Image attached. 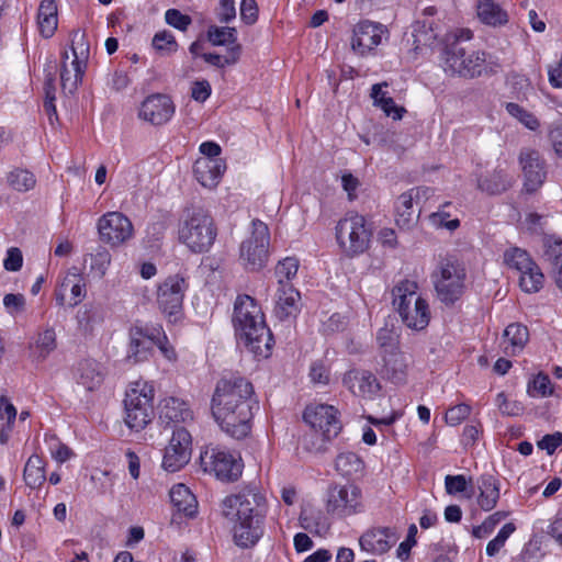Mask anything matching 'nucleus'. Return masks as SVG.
<instances>
[{
    "label": "nucleus",
    "mask_w": 562,
    "mask_h": 562,
    "mask_svg": "<svg viewBox=\"0 0 562 562\" xmlns=\"http://www.w3.org/2000/svg\"><path fill=\"white\" fill-rule=\"evenodd\" d=\"M165 19L169 25L180 31H186L192 23V19L189 15L181 13L177 9L167 10Z\"/></svg>",
    "instance_id": "nucleus-58"
},
{
    "label": "nucleus",
    "mask_w": 562,
    "mask_h": 562,
    "mask_svg": "<svg viewBox=\"0 0 562 562\" xmlns=\"http://www.w3.org/2000/svg\"><path fill=\"white\" fill-rule=\"evenodd\" d=\"M412 36L416 48L420 46H430L437 38V34L432 29V22L428 20H417L412 25Z\"/></svg>",
    "instance_id": "nucleus-43"
},
{
    "label": "nucleus",
    "mask_w": 562,
    "mask_h": 562,
    "mask_svg": "<svg viewBox=\"0 0 562 562\" xmlns=\"http://www.w3.org/2000/svg\"><path fill=\"white\" fill-rule=\"evenodd\" d=\"M300 292L293 285L279 286L274 314L280 321L295 317L300 312Z\"/></svg>",
    "instance_id": "nucleus-27"
},
{
    "label": "nucleus",
    "mask_w": 562,
    "mask_h": 562,
    "mask_svg": "<svg viewBox=\"0 0 562 562\" xmlns=\"http://www.w3.org/2000/svg\"><path fill=\"white\" fill-rule=\"evenodd\" d=\"M241 52L240 45H234L228 48L226 56H221L214 53L202 54V58L210 65L224 68L227 65H234L239 59Z\"/></svg>",
    "instance_id": "nucleus-49"
},
{
    "label": "nucleus",
    "mask_w": 562,
    "mask_h": 562,
    "mask_svg": "<svg viewBox=\"0 0 562 562\" xmlns=\"http://www.w3.org/2000/svg\"><path fill=\"white\" fill-rule=\"evenodd\" d=\"M397 540L395 532L389 527H379L367 530L359 539L362 550L383 554L387 552Z\"/></svg>",
    "instance_id": "nucleus-24"
},
{
    "label": "nucleus",
    "mask_w": 562,
    "mask_h": 562,
    "mask_svg": "<svg viewBox=\"0 0 562 562\" xmlns=\"http://www.w3.org/2000/svg\"><path fill=\"white\" fill-rule=\"evenodd\" d=\"M207 40L214 46L222 45H237V31L235 27H218V26H210L207 30Z\"/></svg>",
    "instance_id": "nucleus-46"
},
{
    "label": "nucleus",
    "mask_w": 562,
    "mask_h": 562,
    "mask_svg": "<svg viewBox=\"0 0 562 562\" xmlns=\"http://www.w3.org/2000/svg\"><path fill=\"white\" fill-rule=\"evenodd\" d=\"M154 386L136 381L126 391L124 400L125 424L135 431L144 429L154 417Z\"/></svg>",
    "instance_id": "nucleus-7"
},
{
    "label": "nucleus",
    "mask_w": 562,
    "mask_h": 562,
    "mask_svg": "<svg viewBox=\"0 0 562 562\" xmlns=\"http://www.w3.org/2000/svg\"><path fill=\"white\" fill-rule=\"evenodd\" d=\"M515 530L516 527L513 522L505 524L498 531L497 536L487 543L486 554L490 557H494L495 554H497L499 550L504 547L506 540Z\"/></svg>",
    "instance_id": "nucleus-53"
},
{
    "label": "nucleus",
    "mask_w": 562,
    "mask_h": 562,
    "mask_svg": "<svg viewBox=\"0 0 562 562\" xmlns=\"http://www.w3.org/2000/svg\"><path fill=\"white\" fill-rule=\"evenodd\" d=\"M258 407L254 386L244 376L232 374L216 383L211 411L215 422L229 437L240 440L250 434L254 411Z\"/></svg>",
    "instance_id": "nucleus-1"
},
{
    "label": "nucleus",
    "mask_w": 562,
    "mask_h": 562,
    "mask_svg": "<svg viewBox=\"0 0 562 562\" xmlns=\"http://www.w3.org/2000/svg\"><path fill=\"white\" fill-rule=\"evenodd\" d=\"M37 24L43 37L49 38L54 35L58 24L57 5L54 0H43L41 2Z\"/></svg>",
    "instance_id": "nucleus-33"
},
{
    "label": "nucleus",
    "mask_w": 562,
    "mask_h": 562,
    "mask_svg": "<svg viewBox=\"0 0 562 562\" xmlns=\"http://www.w3.org/2000/svg\"><path fill=\"white\" fill-rule=\"evenodd\" d=\"M543 273L535 262L526 270L519 272V285L526 293L538 292L543 285Z\"/></svg>",
    "instance_id": "nucleus-40"
},
{
    "label": "nucleus",
    "mask_w": 562,
    "mask_h": 562,
    "mask_svg": "<svg viewBox=\"0 0 562 562\" xmlns=\"http://www.w3.org/2000/svg\"><path fill=\"white\" fill-rule=\"evenodd\" d=\"M192 453V436L184 427H176L168 446L165 448L162 468L177 472L187 465Z\"/></svg>",
    "instance_id": "nucleus-16"
},
{
    "label": "nucleus",
    "mask_w": 562,
    "mask_h": 562,
    "mask_svg": "<svg viewBox=\"0 0 562 562\" xmlns=\"http://www.w3.org/2000/svg\"><path fill=\"white\" fill-rule=\"evenodd\" d=\"M160 419L171 423H186L193 419V413L181 400L170 397L160 409Z\"/></svg>",
    "instance_id": "nucleus-34"
},
{
    "label": "nucleus",
    "mask_w": 562,
    "mask_h": 562,
    "mask_svg": "<svg viewBox=\"0 0 562 562\" xmlns=\"http://www.w3.org/2000/svg\"><path fill=\"white\" fill-rule=\"evenodd\" d=\"M211 85L207 80L195 81L191 88V97L194 101L203 103L211 95Z\"/></svg>",
    "instance_id": "nucleus-64"
},
{
    "label": "nucleus",
    "mask_w": 562,
    "mask_h": 562,
    "mask_svg": "<svg viewBox=\"0 0 562 562\" xmlns=\"http://www.w3.org/2000/svg\"><path fill=\"white\" fill-rule=\"evenodd\" d=\"M70 292L69 306H77L87 294L85 277L76 268L69 270L64 277L56 292V302L59 306L65 305L66 292Z\"/></svg>",
    "instance_id": "nucleus-23"
},
{
    "label": "nucleus",
    "mask_w": 562,
    "mask_h": 562,
    "mask_svg": "<svg viewBox=\"0 0 562 562\" xmlns=\"http://www.w3.org/2000/svg\"><path fill=\"white\" fill-rule=\"evenodd\" d=\"M477 16L486 25L502 26L508 22V15L498 4L492 0H477Z\"/></svg>",
    "instance_id": "nucleus-35"
},
{
    "label": "nucleus",
    "mask_w": 562,
    "mask_h": 562,
    "mask_svg": "<svg viewBox=\"0 0 562 562\" xmlns=\"http://www.w3.org/2000/svg\"><path fill=\"white\" fill-rule=\"evenodd\" d=\"M57 347L56 333L53 328H46L38 333L30 345L31 356L37 361L45 360Z\"/></svg>",
    "instance_id": "nucleus-37"
},
{
    "label": "nucleus",
    "mask_w": 562,
    "mask_h": 562,
    "mask_svg": "<svg viewBox=\"0 0 562 562\" xmlns=\"http://www.w3.org/2000/svg\"><path fill=\"white\" fill-rule=\"evenodd\" d=\"M153 47L162 54L169 55L177 50L178 44L170 32L162 31L155 34L153 38Z\"/></svg>",
    "instance_id": "nucleus-55"
},
{
    "label": "nucleus",
    "mask_w": 562,
    "mask_h": 562,
    "mask_svg": "<svg viewBox=\"0 0 562 562\" xmlns=\"http://www.w3.org/2000/svg\"><path fill=\"white\" fill-rule=\"evenodd\" d=\"M468 482L464 475H447L445 477L446 492L449 495L462 493L467 490Z\"/></svg>",
    "instance_id": "nucleus-63"
},
{
    "label": "nucleus",
    "mask_w": 562,
    "mask_h": 562,
    "mask_svg": "<svg viewBox=\"0 0 562 562\" xmlns=\"http://www.w3.org/2000/svg\"><path fill=\"white\" fill-rule=\"evenodd\" d=\"M300 527L312 533L321 535L328 529L319 510L303 508L299 517Z\"/></svg>",
    "instance_id": "nucleus-41"
},
{
    "label": "nucleus",
    "mask_w": 562,
    "mask_h": 562,
    "mask_svg": "<svg viewBox=\"0 0 562 562\" xmlns=\"http://www.w3.org/2000/svg\"><path fill=\"white\" fill-rule=\"evenodd\" d=\"M240 19L248 25L258 20V5L256 0H241Z\"/></svg>",
    "instance_id": "nucleus-62"
},
{
    "label": "nucleus",
    "mask_w": 562,
    "mask_h": 562,
    "mask_svg": "<svg viewBox=\"0 0 562 562\" xmlns=\"http://www.w3.org/2000/svg\"><path fill=\"white\" fill-rule=\"evenodd\" d=\"M471 413V407L468 404H458L448 409L446 413V422L451 426L461 424Z\"/></svg>",
    "instance_id": "nucleus-59"
},
{
    "label": "nucleus",
    "mask_w": 562,
    "mask_h": 562,
    "mask_svg": "<svg viewBox=\"0 0 562 562\" xmlns=\"http://www.w3.org/2000/svg\"><path fill=\"white\" fill-rule=\"evenodd\" d=\"M216 236L217 227L207 210L191 206L183 211L178 225V239L191 252H209Z\"/></svg>",
    "instance_id": "nucleus-5"
},
{
    "label": "nucleus",
    "mask_w": 562,
    "mask_h": 562,
    "mask_svg": "<svg viewBox=\"0 0 562 562\" xmlns=\"http://www.w3.org/2000/svg\"><path fill=\"white\" fill-rule=\"evenodd\" d=\"M417 290L416 281L401 280L392 289V304L407 327L423 330L429 324L430 311L427 301L417 294Z\"/></svg>",
    "instance_id": "nucleus-6"
},
{
    "label": "nucleus",
    "mask_w": 562,
    "mask_h": 562,
    "mask_svg": "<svg viewBox=\"0 0 562 562\" xmlns=\"http://www.w3.org/2000/svg\"><path fill=\"white\" fill-rule=\"evenodd\" d=\"M504 342L506 353L515 355L522 350L529 339L528 328L519 323L509 324L504 330Z\"/></svg>",
    "instance_id": "nucleus-38"
},
{
    "label": "nucleus",
    "mask_w": 562,
    "mask_h": 562,
    "mask_svg": "<svg viewBox=\"0 0 562 562\" xmlns=\"http://www.w3.org/2000/svg\"><path fill=\"white\" fill-rule=\"evenodd\" d=\"M553 393L551 381L547 374L539 373L528 383V394L530 396L540 395L550 396Z\"/></svg>",
    "instance_id": "nucleus-51"
},
{
    "label": "nucleus",
    "mask_w": 562,
    "mask_h": 562,
    "mask_svg": "<svg viewBox=\"0 0 562 562\" xmlns=\"http://www.w3.org/2000/svg\"><path fill=\"white\" fill-rule=\"evenodd\" d=\"M506 110L512 116L516 117L529 130H536L539 126V121L537 120V117L527 110H525L519 104L508 102L506 104Z\"/></svg>",
    "instance_id": "nucleus-52"
},
{
    "label": "nucleus",
    "mask_w": 562,
    "mask_h": 562,
    "mask_svg": "<svg viewBox=\"0 0 562 562\" xmlns=\"http://www.w3.org/2000/svg\"><path fill=\"white\" fill-rule=\"evenodd\" d=\"M23 479L31 488L40 487L46 480L45 464L37 454H32L25 463Z\"/></svg>",
    "instance_id": "nucleus-39"
},
{
    "label": "nucleus",
    "mask_w": 562,
    "mask_h": 562,
    "mask_svg": "<svg viewBox=\"0 0 562 562\" xmlns=\"http://www.w3.org/2000/svg\"><path fill=\"white\" fill-rule=\"evenodd\" d=\"M175 113V105L168 95L156 93L142 103L139 117L153 125L167 123Z\"/></svg>",
    "instance_id": "nucleus-21"
},
{
    "label": "nucleus",
    "mask_w": 562,
    "mask_h": 562,
    "mask_svg": "<svg viewBox=\"0 0 562 562\" xmlns=\"http://www.w3.org/2000/svg\"><path fill=\"white\" fill-rule=\"evenodd\" d=\"M465 270L457 261L442 260L435 280L438 297L446 304H453L463 293Z\"/></svg>",
    "instance_id": "nucleus-12"
},
{
    "label": "nucleus",
    "mask_w": 562,
    "mask_h": 562,
    "mask_svg": "<svg viewBox=\"0 0 562 562\" xmlns=\"http://www.w3.org/2000/svg\"><path fill=\"white\" fill-rule=\"evenodd\" d=\"M188 283L179 274L170 276L157 289V304L170 323L182 317V305Z\"/></svg>",
    "instance_id": "nucleus-11"
},
{
    "label": "nucleus",
    "mask_w": 562,
    "mask_h": 562,
    "mask_svg": "<svg viewBox=\"0 0 562 562\" xmlns=\"http://www.w3.org/2000/svg\"><path fill=\"white\" fill-rule=\"evenodd\" d=\"M160 325H134L130 329V344L126 359L132 363L149 359L155 341L159 338Z\"/></svg>",
    "instance_id": "nucleus-17"
},
{
    "label": "nucleus",
    "mask_w": 562,
    "mask_h": 562,
    "mask_svg": "<svg viewBox=\"0 0 562 562\" xmlns=\"http://www.w3.org/2000/svg\"><path fill=\"white\" fill-rule=\"evenodd\" d=\"M303 418L316 432H319L325 440L336 438L341 431V423L338 418V411L327 404H312L306 406Z\"/></svg>",
    "instance_id": "nucleus-15"
},
{
    "label": "nucleus",
    "mask_w": 562,
    "mask_h": 562,
    "mask_svg": "<svg viewBox=\"0 0 562 562\" xmlns=\"http://www.w3.org/2000/svg\"><path fill=\"white\" fill-rule=\"evenodd\" d=\"M8 183L16 191H29L34 188L36 183V179L34 175L26 170V169H20L16 168L9 172L8 177Z\"/></svg>",
    "instance_id": "nucleus-45"
},
{
    "label": "nucleus",
    "mask_w": 562,
    "mask_h": 562,
    "mask_svg": "<svg viewBox=\"0 0 562 562\" xmlns=\"http://www.w3.org/2000/svg\"><path fill=\"white\" fill-rule=\"evenodd\" d=\"M297 270L299 260L294 257H286L279 261L274 270L279 286L291 285L289 281L296 276Z\"/></svg>",
    "instance_id": "nucleus-47"
},
{
    "label": "nucleus",
    "mask_w": 562,
    "mask_h": 562,
    "mask_svg": "<svg viewBox=\"0 0 562 562\" xmlns=\"http://www.w3.org/2000/svg\"><path fill=\"white\" fill-rule=\"evenodd\" d=\"M222 515L234 520V540L238 547L255 546L263 535L267 501L255 487L225 497L221 503Z\"/></svg>",
    "instance_id": "nucleus-2"
},
{
    "label": "nucleus",
    "mask_w": 562,
    "mask_h": 562,
    "mask_svg": "<svg viewBox=\"0 0 562 562\" xmlns=\"http://www.w3.org/2000/svg\"><path fill=\"white\" fill-rule=\"evenodd\" d=\"M100 240L111 247L127 243L134 235L130 218L121 212H108L98 220Z\"/></svg>",
    "instance_id": "nucleus-14"
},
{
    "label": "nucleus",
    "mask_w": 562,
    "mask_h": 562,
    "mask_svg": "<svg viewBox=\"0 0 562 562\" xmlns=\"http://www.w3.org/2000/svg\"><path fill=\"white\" fill-rule=\"evenodd\" d=\"M562 445V432L557 431L542 437L537 442L540 450H546L548 454H553L555 450Z\"/></svg>",
    "instance_id": "nucleus-61"
},
{
    "label": "nucleus",
    "mask_w": 562,
    "mask_h": 562,
    "mask_svg": "<svg viewBox=\"0 0 562 562\" xmlns=\"http://www.w3.org/2000/svg\"><path fill=\"white\" fill-rule=\"evenodd\" d=\"M430 188L419 187L402 193L395 204L396 218L395 222L400 228L409 229L419 218L420 210L414 203L415 198L419 193H428Z\"/></svg>",
    "instance_id": "nucleus-22"
},
{
    "label": "nucleus",
    "mask_w": 562,
    "mask_h": 562,
    "mask_svg": "<svg viewBox=\"0 0 562 562\" xmlns=\"http://www.w3.org/2000/svg\"><path fill=\"white\" fill-rule=\"evenodd\" d=\"M387 34V29L381 23L361 21L353 29L351 47L363 56L379 46Z\"/></svg>",
    "instance_id": "nucleus-19"
},
{
    "label": "nucleus",
    "mask_w": 562,
    "mask_h": 562,
    "mask_svg": "<svg viewBox=\"0 0 562 562\" xmlns=\"http://www.w3.org/2000/svg\"><path fill=\"white\" fill-rule=\"evenodd\" d=\"M88 258H90V270L97 273L99 278H103L111 265L110 251L105 247L99 245L92 252L86 255V262Z\"/></svg>",
    "instance_id": "nucleus-44"
},
{
    "label": "nucleus",
    "mask_w": 562,
    "mask_h": 562,
    "mask_svg": "<svg viewBox=\"0 0 562 562\" xmlns=\"http://www.w3.org/2000/svg\"><path fill=\"white\" fill-rule=\"evenodd\" d=\"M193 172L196 180L205 188H215L224 172V166L217 159H199Z\"/></svg>",
    "instance_id": "nucleus-28"
},
{
    "label": "nucleus",
    "mask_w": 562,
    "mask_h": 562,
    "mask_svg": "<svg viewBox=\"0 0 562 562\" xmlns=\"http://www.w3.org/2000/svg\"><path fill=\"white\" fill-rule=\"evenodd\" d=\"M88 48L81 49L80 53L72 45L71 52L65 50L61 55L60 67V86L65 94H74L82 81L86 71V59Z\"/></svg>",
    "instance_id": "nucleus-18"
},
{
    "label": "nucleus",
    "mask_w": 562,
    "mask_h": 562,
    "mask_svg": "<svg viewBox=\"0 0 562 562\" xmlns=\"http://www.w3.org/2000/svg\"><path fill=\"white\" fill-rule=\"evenodd\" d=\"M480 494L479 506L485 510H492L499 499V482L493 474H482L476 482Z\"/></svg>",
    "instance_id": "nucleus-29"
},
{
    "label": "nucleus",
    "mask_w": 562,
    "mask_h": 562,
    "mask_svg": "<svg viewBox=\"0 0 562 562\" xmlns=\"http://www.w3.org/2000/svg\"><path fill=\"white\" fill-rule=\"evenodd\" d=\"M376 106L381 108L382 111L393 120H401L406 112L405 108L396 105L393 98L386 97V94L382 95V100H380Z\"/></svg>",
    "instance_id": "nucleus-60"
},
{
    "label": "nucleus",
    "mask_w": 562,
    "mask_h": 562,
    "mask_svg": "<svg viewBox=\"0 0 562 562\" xmlns=\"http://www.w3.org/2000/svg\"><path fill=\"white\" fill-rule=\"evenodd\" d=\"M519 162L525 177V189L527 192H536L547 178V165L539 151L535 149H522L519 155Z\"/></svg>",
    "instance_id": "nucleus-20"
},
{
    "label": "nucleus",
    "mask_w": 562,
    "mask_h": 562,
    "mask_svg": "<svg viewBox=\"0 0 562 562\" xmlns=\"http://www.w3.org/2000/svg\"><path fill=\"white\" fill-rule=\"evenodd\" d=\"M233 325L239 342L257 357L268 358L273 337L265 323L261 307L247 294L238 295L233 314Z\"/></svg>",
    "instance_id": "nucleus-3"
},
{
    "label": "nucleus",
    "mask_w": 562,
    "mask_h": 562,
    "mask_svg": "<svg viewBox=\"0 0 562 562\" xmlns=\"http://www.w3.org/2000/svg\"><path fill=\"white\" fill-rule=\"evenodd\" d=\"M251 234L239 248V258L247 270L262 269L269 257L270 233L267 224L260 220L251 222Z\"/></svg>",
    "instance_id": "nucleus-9"
},
{
    "label": "nucleus",
    "mask_w": 562,
    "mask_h": 562,
    "mask_svg": "<svg viewBox=\"0 0 562 562\" xmlns=\"http://www.w3.org/2000/svg\"><path fill=\"white\" fill-rule=\"evenodd\" d=\"M362 509L361 491L355 485H330L327 491L326 510L338 518L355 515Z\"/></svg>",
    "instance_id": "nucleus-13"
},
{
    "label": "nucleus",
    "mask_w": 562,
    "mask_h": 562,
    "mask_svg": "<svg viewBox=\"0 0 562 562\" xmlns=\"http://www.w3.org/2000/svg\"><path fill=\"white\" fill-rule=\"evenodd\" d=\"M504 261L510 268L518 272L526 270L533 263L526 250L514 247L505 251Z\"/></svg>",
    "instance_id": "nucleus-48"
},
{
    "label": "nucleus",
    "mask_w": 562,
    "mask_h": 562,
    "mask_svg": "<svg viewBox=\"0 0 562 562\" xmlns=\"http://www.w3.org/2000/svg\"><path fill=\"white\" fill-rule=\"evenodd\" d=\"M200 465L205 473L223 482H235L243 472L241 459L217 446H207L201 452Z\"/></svg>",
    "instance_id": "nucleus-10"
},
{
    "label": "nucleus",
    "mask_w": 562,
    "mask_h": 562,
    "mask_svg": "<svg viewBox=\"0 0 562 562\" xmlns=\"http://www.w3.org/2000/svg\"><path fill=\"white\" fill-rule=\"evenodd\" d=\"M507 517L506 512H496L490 515L480 526H476L472 530L473 537L482 539L490 535L496 525H498L504 518Z\"/></svg>",
    "instance_id": "nucleus-54"
},
{
    "label": "nucleus",
    "mask_w": 562,
    "mask_h": 562,
    "mask_svg": "<svg viewBox=\"0 0 562 562\" xmlns=\"http://www.w3.org/2000/svg\"><path fill=\"white\" fill-rule=\"evenodd\" d=\"M335 467L342 476H351L363 470V461L355 452H342L337 456Z\"/></svg>",
    "instance_id": "nucleus-42"
},
{
    "label": "nucleus",
    "mask_w": 562,
    "mask_h": 562,
    "mask_svg": "<svg viewBox=\"0 0 562 562\" xmlns=\"http://www.w3.org/2000/svg\"><path fill=\"white\" fill-rule=\"evenodd\" d=\"M513 184V177L503 168H496L486 176L477 177V189L487 194H501Z\"/></svg>",
    "instance_id": "nucleus-30"
},
{
    "label": "nucleus",
    "mask_w": 562,
    "mask_h": 562,
    "mask_svg": "<svg viewBox=\"0 0 562 562\" xmlns=\"http://www.w3.org/2000/svg\"><path fill=\"white\" fill-rule=\"evenodd\" d=\"M376 344L380 356L400 348L398 336L386 327L379 329L376 333Z\"/></svg>",
    "instance_id": "nucleus-50"
},
{
    "label": "nucleus",
    "mask_w": 562,
    "mask_h": 562,
    "mask_svg": "<svg viewBox=\"0 0 562 562\" xmlns=\"http://www.w3.org/2000/svg\"><path fill=\"white\" fill-rule=\"evenodd\" d=\"M451 203L447 202L442 205V209L436 213L430 215L431 223L437 227H445L449 231H454L460 226V221L458 218L448 220L450 217V213L446 211L447 207H450Z\"/></svg>",
    "instance_id": "nucleus-56"
},
{
    "label": "nucleus",
    "mask_w": 562,
    "mask_h": 562,
    "mask_svg": "<svg viewBox=\"0 0 562 562\" xmlns=\"http://www.w3.org/2000/svg\"><path fill=\"white\" fill-rule=\"evenodd\" d=\"M342 383L355 395H372L380 390V383L376 376L366 370H350L344 378Z\"/></svg>",
    "instance_id": "nucleus-26"
},
{
    "label": "nucleus",
    "mask_w": 562,
    "mask_h": 562,
    "mask_svg": "<svg viewBox=\"0 0 562 562\" xmlns=\"http://www.w3.org/2000/svg\"><path fill=\"white\" fill-rule=\"evenodd\" d=\"M170 502L172 506L186 517L193 518L198 512V501L194 494L184 484H176L171 487Z\"/></svg>",
    "instance_id": "nucleus-31"
},
{
    "label": "nucleus",
    "mask_w": 562,
    "mask_h": 562,
    "mask_svg": "<svg viewBox=\"0 0 562 562\" xmlns=\"http://www.w3.org/2000/svg\"><path fill=\"white\" fill-rule=\"evenodd\" d=\"M496 403L501 413L507 416H519L524 412V406L520 402L508 401L504 393L497 394Z\"/></svg>",
    "instance_id": "nucleus-57"
},
{
    "label": "nucleus",
    "mask_w": 562,
    "mask_h": 562,
    "mask_svg": "<svg viewBox=\"0 0 562 562\" xmlns=\"http://www.w3.org/2000/svg\"><path fill=\"white\" fill-rule=\"evenodd\" d=\"M473 33L462 29L448 34L442 50V63L446 72L463 77L480 76L484 69L485 53L474 50L470 43Z\"/></svg>",
    "instance_id": "nucleus-4"
},
{
    "label": "nucleus",
    "mask_w": 562,
    "mask_h": 562,
    "mask_svg": "<svg viewBox=\"0 0 562 562\" xmlns=\"http://www.w3.org/2000/svg\"><path fill=\"white\" fill-rule=\"evenodd\" d=\"M103 374L101 366L95 360L86 359L77 368V382L87 391H93L101 385Z\"/></svg>",
    "instance_id": "nucleus-32"
},
{
    "label": "nucleus",
    "mask_w": 562,
    "mask_h": 562,
    "mask_svg": "<svg viewBox=\"0 0 562 562\" xmlns=\"http://www.w3.org/2000/svg\"><path fill=\"white\" fill-rule=\"evenodd\" d=\"M381 358L383 362L381 369L382 376L394 384L405 383L408 371V361L404 352L398 348L392 352L381 355Z\"/></svg>",
    "instance_id": "nucleus-25"
},
{
    "label": "nucleus",
    "mask_w": 562,
    "mask_h": 562,
    "mask_svg": "<svg viewBox=\"0 0 562 562\" xmlns=\"http://www.w3.org/2000/svg\"><path fill=\"white\" fill-rule=\"evenodd\" d=\"M544 247V260L549 262L555 283L562 290V240L548 238Z\"/></svg>",
    "instance_id": "nucleus-36"
},
{
    "label": "nucleus",
    "mask_w": 562,
    "mask_h": 562,
    "mask_svg": "<svg viewBox=\"0 0 562 562\" xmlns=\"http://www.w3.org/2000/svg\"><path fill=\"white\" fill-rule=\"evenodd\" d=\"M371 233L366 226V218L357 213H349L336 225V239L347 256H357L369 247Z\"/></svg>",
    "instance_id": "nucleus-8"
}]
</instances>
